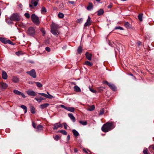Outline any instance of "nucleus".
Here are the masks:
<instances>
[{
    "mask_svg": "<svg viewBox=\"0 0 154 154\" xmlns=\"http://www.w3.org/2000/svg\"><path fill=\"white\" fill-rule=\"evenodd\" d=\"M115 127L113 122H107L103 125L101 130L104 132H107L113 129Z\"/></svg>",
    "mask_w": 154,
    "mask_h": 154,
    "instance_id": "obj_1",
    "label": "nucleus"
},
{
    "mask_svg": "<svg viewBox=\"0 0 154 154\" xmlns=\"http://www.w3.org/2000/svg\"><path fill=\"white\" fill-rule=\"evenodd\" d=\"M31 19L33 22L36 25H38L40 23L38 17L35 14H32L31 16Z\"/></svg>",
    "mask_w": 154,
    "mask_h": 154,
    "instance_id": "obj_2",
    "label": "nucleus"
},
{
    "mask_svg": "<svg viewBox=\"0 0 154 154\" xmlns=\"http://www.w3.org/2000/svg\"><path fill=\"white\" fill-rule=\"evenodd\" d=\"M10 20L11 21H19L20 18L17 14L13 13L10 17Z\"/></svg>",
    "mask_w": 154,
    "mask_h": 154,
    "instance_id": "obj_3",
    "label": "nucleus"
},
{
    "mask_svg": "<svg viewBox=\"0 0 154 154\" xmlns=\"http://www.w3.org/2000/svg\"><path fill=\"white\" fill-rule=\"evenodd\" d=\"M103 83L104 84L108 85L113 91H116V88L114 85L109 83L106 81L103 82Z\"/></svg>",
    "mask_w": 154,
    "mask_h": 154,
    "instance_id": "obj_4",
    "label": "nucleus"
},
{
    "mask_svg": "<svg viewBox=\"0 0 154 154\" xmlns=\"http://www.w3.org/2000/svg\"><path fill=\"white\" fill-rule=\"evenodd\" d=\"M35 30L33 27H29L27 31V33L30 35L33 36L35 33Z\"/></svg>",
    "mask_w": 154,
    "mask_h": 154,
    "instance_id": "obj_5",
    "label": "nucleus"
},
{
    "mask_svg": "<svg viewBox=\"0 0 154 154\" xmlns=\"http://www.w3.org/2000/svg\"><path fill=\"white\" fill-rule=\"evenodd\" d=\"M26 73L34 78L36 77V73L34 69H32L29 71H27Z\"/></svg>",
    "mask_w": 154,
    "mask_h": 154,
    "instance_id": "obj_6",
    "label": "nucleus"
},
{
    "mask_svg": "<svg viewBox=\"0 0 154 154\" xmlns=\"http://www.w3.org/2000/svg\"><path fill=\"white\" fill-rule=\"evenodd\" d=\"M60 106L61 107L71 112H73L75 111V109L73 107H66L63 105H60Z\"/></svg>",
    "mask_w": 154,
    "mask_h": 154,
    "instance_id": "obj_7",
    "label": "nucleus"
},
{
    "mask_svg": "<svg viewBox=\"0 0 154 154\" xmlns=\"http://www.w3.org/2000/svg\"><path fill=\"white\" fill-rule=\"evenodd\" d=\"M26 92L29 96H35L36 95L37 93L33 91L28 90L26 91Z\"/></svg>",
    "mask_w": 154,
    "mask_h": 154,
    "instance_id": "obj_8",
    "label": "nucleus"
},
{
    "mask_svg": "<svg viewBox=\"0 0 154 154\" xmlns=\"http://www.w3.org/2000/svg\"><path fill=\"white\" fill-rule=\"evenodd\" d=\"M8 85L6 83L1 82L0 83V87L2 89H5L7 88Z\"/></svg>",
    "mask_w": 154,
    "mask_h": 154,
    "instance_id": "obj_9",
    "label": "nucleus"
},
{
    "mask_svg": "<svg viewBox=\"0 0 154 154\" xmlns=\"http://www.w3.org/2000/svg\"><path fill=\"white\" fill-rule=\"evenodd\" d=\"M91 18L89 16H88V19L86 22L84 24V26H89L91 25Z\"/></svg>",
    "mask_w": 154,
    "mask_h": 154,
    "instance_id": "obj_10",
    "label": "nucleus"
},
{
    "mask_svg": "<svg viewBox=\"0 0 154 154\" xmlns=\"http://www.w3.org/2000/svg\"><path fill=\"white\" fill-rule=\"evenodd\" d=\"M51 32L54 35L57 36L59 34V32L57 29H51Z\"/></svg>",
    "mask_w": 154,
    "mask_h": 154,
    "instance_id": "obj_11",
    "label": "nucleus"
},
{
    "mask_svg": "<svg viewBox=\"0 0 154 154\" xmlns=\"http://www.w3.org/2000/svg\"><path fill=\"white\" fill-rule=\"evenodd\" d=\"M2 78L5 80L7 79L8 75L6 72L4 70L2 71Z\"/></svg>",
    "mask_w": 154,
    "mask_h": 154,
    "instance_id": "obj_12",
    "label": "nucleus"
},
{
    "mask_svg": "<svg viewBox=\"0 0 154 154\" xmlns=\"http://www.w3.org/2000/svg\"><path fill=\"white\" fill-rule=\"evenodd\" d=\"M93 7L94 5L91 2H90L86 8L88 11H91L93 9Z\"/></svg>",
    "mask_w": 154,
    "mask_h": 154,
    "instance_id": "obj_13",
    "label": "nucleus"
},
{
    "mask_svg": "<svg viewBox=\"0 0 154 154\" xmlns=\"http://www.w3.org/2000/svg\"><path fill=\"white\" fill-rule=\"evenodd\" d=\"M60 127H62V125L60 124V123H57L54 124L53 129L54 130L57 129Z\"/></svg>",
    "mask_w": 154,
    "mask_h": 154,
    "instance_id": "obj_14",
    "label": "nucleus"
},
{
    "mask_svg": "<svg viewBox=\"0 0 154 154\" xmlns=\"http://www.w3.org/2000/svg\"><path fill=\"white\" fill-rule=\"evenodd\" d=\"M51 29H57L59 28L58 25L55 23H52L51 26Z\"/></svg>",
    "mask_w": 154,
    "mask_h": 154,
    "instance_id": "obj_15",
    "label": "nucleus"
},
{
    "mask_svg": "<svg viewBox=\"0 0 154 154\" xmlns=\"http://www.w3.org/2000/svg\"><path fill=\"white\" fill-rule=\"evenodd\" d=\"M68 115L73 122H75V118L72 113H69Z\"/></svg>",
    "mask_w": 154,
    "mask_h": 154,
    "instance_id": "obj_16",
    "label": "nucleus"
},
{
    "mask_svg": "<svg viewBox=\"0 0 154 154\" xmlns=\"http://www.w3.org/2000/svg\"><path fill=\"white\" fill-rule=\"evenodd\" d=\"M49 105V104L48 103H45L42 104L40 105V107L42 109H44L46 108Z\"/></svg>",
    "mask_w": 154,
    "mask_h": 154,
    "instance_id": "obj_17",
    "label": "nucleus"
},
{
    "mask_svg": "<svg viewBox=\"0 0 154 154\" xmlns=\"http://www.w3.org/2000/svg\"><path fill=\"white\" fill-rule=\"evenodd\" d=\"M85 55L87 58L89 60H91L92 55L91 54H89L88 52L86 53Z\"/></svg>",
    "mask_w": 154,
    "mask_h": 154,
    "instance_id": "obj_18",
    "label": "nucleus"
},
{
    "mask_svg": "<svg viewBox=\"0 0 154 154\" xmlns=\"http://www.w3.org/2000/svg\"><path fill=\"white\" fill-rule=\"evenodd\" d=\"M38 1L39 0H32L31 3L35 7L37 6Z\"/></svg>",
    "mask_w": 154,
    "mask_h": 154,
    "instance_id": "obj_19",
    "label": "nucleus"
},
{
    "mask_svg": "<svg viewBox=\"0 0 154 154\" xmlns=\"http://www.w3.org/2000/svg\"><path fill=\"white\" fill-rule=\"evenodd\" d=\"M12 80L13 82L16 83L19 81V79L17 76H13L12 78Z\"/></svg>",
    "mask_w": 154,
    "mask_h": 154,
    "instance_id": "obj_20",
    "label": "nucleus"
},
{
    "mask_svg": "<svg viewBox=\"0 0 154 154\" xmlns=\"http://www.w3.org/2000/svg\"><path fill=\"white\" fill-rule=\"evenodd\" d=\"M97 14L98 16L102 15L104 13V11L102 9H100L97 11Z\"/></svg>",
    "mask_w": 154,
    "mask_h": 154,
    "instance_id": "obj_21",
    "label": "nucleus"
},
{
    "mask_svg": "<svg viewBox=\"0 0 154 154\" xmlns=\"http://www.w3.org/2000/svg\"><path fill=\"white\" fill-rule=\"evenodd\" d=\"M35 99L38 103H40L42 100H45V98L41 97H39L38 98H35Z\"/></svg>",
    "mask_w": 154,
    "mask_h": 154,
    "instance_id": "obj_22",
    "label": "nucleus"
},
{
    "mask_svg": "<svg viewBox=\"0 0 154 154\" xmlns=\"http://www.w3.org/2000/svg\"><path fill=\"white\" fill-rule=\"evenodd\" d=\"M74 90L75 91L80 92L81 91V90L80 88L77 86H75L74 87Z\"/></svg>",
    "mask_w": 154,
    "mask_h": 154,
    "instance_id": "obj_23",
    "label": "nucleus"
},
{
    "mask_svg": "<svg viewBox=\"0 0 154 154\" xmlns=\"http://www.w3.org/2000/svg\"><path fill=\"white\" fill-rule=\"evenodd\" d=\"M125 26L127 28H130L131 27V25L128 22H125Z\"/></svg>",
    "mask_w": 154,
    "mask_h": 154,
    "instance_id": "obj_24",
    "label": "nucleus"
},
{
    "mask_svg": "<svg viewBox=\"0 0 154 154\" xmlns=\"http://www.w3.org/2000/svg\"><path fill=\"white\" fill-rule=\"evenodd\" d=\"M74 136L77 137L79 135V133L75 129L72 130V131Z\"/></svg>",
    "mask_w": 154,
    "mask_h": 154,
    "instance_id": "obj_25",
    "label": "nucleus"
},
{
    "mask_svg": "<svg viewBox=\"0 0 154 154\" xmlns=\"http://www.w3.org/2000/svg\"><path fill=\"white\" fill-rule=\"evenodd\" d=\"M82 49L81 46L79 47L77 49V52L78 53L80 54L82 52Z\"/></svg>",
    "mask_w": 154,
    "mask_h": 154,
    "instance_id": "obj_26",
    "label": "nucleus"
},
{
    "mask_svg": "<svg viewBox=\"0 0 154 154\" xmlns=\"http://www.w3.org/2000/svg\"><path fill=\"white\" fill-rule=\"evenodd\" d=\"M0 41L4 44H6L7 40H6V39L2 37L0 38Z\"/></svg>",
    "mask_w": 154,
    "mask_h": 154,
    "instance_id": "obj_27",
    "label": "nucleus"
},
{
    "mask_svg": "<svg viewBox=\"0 0 154 154\" xmlns=\"http://www.w3.org/2000/svg\"><path fill=\"white\" fill-rule=\"evenodd\" d=\"M143 14H140L138 16V18L140 21H142L143 20Z\"/></svg>",
    "mask_w": 154,
    "mask_h": 154,
    "instance_id": "obj_28",
    "label": "nucleus"
},
{
    "mask_svg": "<svg viewBox=\"0 0 154 154\" xmlns=\"http://www.w3.org/2000/svg\"><path fill=\"white\" fill-rule=\"evenodd\" d=\"M20 107L24 110V113H26L27 112V107H26L23 105H22L20 106Z\"/></svg>",
    "mask_w": 154,
    "mask_h": 154,
    "instance_id": "obj_29",
    "label": "nucleus"
},
{
    "mask_svg": "<svg viewBox=\"0 0 154 154\" xmlns=\"http://www.w3.org/2000/svg\"><path fill=\"white\" fill-rule=\"evenodd\" d=\"M95 107L94 106V105H92L90 106L89 108L87 109V110L89 111H92L94 109Z\"/></svg>",
    "mask_w": 154,
    "mask_h": 154,
    "instance_id": "obj_30",
    "label": "nucleus"
},
{
    "mask_svg": "<svg viewBox=\"0 0 154 154\" xmlns=\"http://www.w3.org/2000/svg\"><path fill=\"white\" fill-rule=\"evenodd\" d=\"M30 110L32 113L34 114L35 113V110L33 106H30Z\"/></svg>",
    "mask_w": 154,
    "mask_h": 154,
    "instance_id": "obj_31",
    "label": "nucleus"
},
{
    "mask_svg": "<svg viewBox=\"0 0 154 154\" xmlns=\"http://www.w3.org/2000/svg\"><path fill=\"white\" fill-rule=\"evenodd\" d=\"M43 128V127L42 125H38L36 128L37 129V130L38 131H39L42 130V129Z\"/></svg>",
    "mask_w": 154,
    "mask_h": 154,
    "instance_id": "obj_32",
    "label": "nucleus"
},
{
    "mask_svg": "<svg viewBox=\"0 0 154 154\" xmlns=\"http://www.w3.org/2000/svg\"><path fill=\"white\" fill-rule=\"evenodd\" d=\"M13 92L16 94L20 95L21 92L16 90H14L13 91Z\"/></svg>",
    "mask_w": 154,
    "mask_h": 154,
    "instance_id": "obj_33",
    "label": "nucleus"
},
{
    "mask_svg": "<svg viewBox=\"0 0 154 154\" xmlns=\"http://www.w3.org/2000/svg\"><path fill=\"white\" fill-rule=\"evenodd\" d=\"M85 64L91 66H92L93 65L92 63L88 61H87L85 62Z\"/></svg>",
    "mask_w": 154,
    "mask_h": 154,
    "instance_id": "obj_34",
    "label": "nucleus"
},
{
    "mask_svg": "<svg viewBox=\"0 0 154 154\" xmlns=\"http://www.w3.org/2000/svg\"><path fill=\"white\" fill-rule=\"evenodd\" d=\"M58 132L65 135H66L67 134V132L64 130H60Z\"/></svg>",
    "mask_w": 154,
    "mask_h": 154,
    "instance_id": "obj_35",
    "label": "nucleus"
},
{
    "mask_svg": "<svg viewBox=\"0 0 154 154\" xmlns=\"http://www.w3.org/2000/svg\"><path fill=\"white\" fill-rule=\"evenodd\" d=\"M79 122L80 124L83 125H85L87 124V122L86 121H79Z\"/></svg>",
    "mask_w": 154,
    "mask_h": 154,
    "instance_id": "obj_36",
    "label": "nucleus"
},
{
    "mask_svg": "<svg viewBox=\"0 0 154 154\" xmlns=\"http://www.w3.org/2000/svg\"><path fill=\"white\" fill-rule=\"evenodd\" d=\"M58 16L60 18H63L64 17V14L62 13L59 12L58 14Z\"/></svg>",
    "mask_w": 154,
    "mask_h": 154,
    "instance_id": "obj_37",
    "label": "nucleus"
},
{
    "mask_svg": "<svg viewBox=\"0 0 154 154\" xmlns=\"http://www.w3.org/2000/svg\"><path fill=\"white\" fill-rule=\"evenodd\" d=\"M35 84H36V85L39 88H41L42 87V84L40 83L39 82H35Z\"/></svg>",
    "mask_w": 154,
    "mask_h": 154,
    "instance_id": "obj_38",
    "label": "nucleus"
},
{
    "mask_svg": "<svg viewBox=\"0 0 154 154\" xmlns=\"http://www.w3.org/2000/svg\"><path fill=\"white\" fill-rule=\"evenodd\" d=\"M104 110L103 109H101V110L100 111V112L99 113V115L100 116L102 115L104 113Z\"/></svg>",
    "mask_w": 154,
    "mask_h": 154,
    "instance_id": "obj_39",
    "label": "nucleus"
},
{
    "mask_svg": "<svg viewBox=\"0 0 154 154\" xmlns=\"http://www.w3.org/2000/svg\"><path fill=\"white\" fill-rule=\"evenodd\" d=\"M89 89L90 91L92 93H96L97 92V91L96 90L91 88L90 86H89Z\"/></svg>",
    "mask_w": 154,
    "mask_h": 154,
    "instance_id": "obj_40",
    "label": "nucleus"
},
{
    "mask_svg": "<svg viewBox=\"0 0 154 154\" xmlns=\"http://www.w3.org/2000/svg\"><path fill=\"white\" fill-rule=\"evenodd\" d=\"M40 31L43 33V35L44 36L45 33V31L44 28H42L40 29Z\"/></svg>",
    "mask_w": 154,
    "mask_h": 154,
    "instance_id": "obj_41",
    "label": "nucleus"
},
{
    "mask_svg": "<svg viewBox=\"0 0 154 154\" xmlns=\"http://www.w3.org/2000/svg\"><path fill=\"white\" fill-rule=\"evenodd\" d=\"M5 21L8 24H10L12 23V21L11 20H10L9 19H6Z\"/></svg>",
    "mask_w": 154,
    "mask_h": 154,
    "instance_id": "obj_42",
    "label": "nucleus"
},
{
    "mask_svg": "<svg viewBox=\"0 0 154 154\" xmlns=\"http://www.w3.org/2000/svg\"><path fill=\"white\" fill-rule=\"evenodd\" d=\"M15 54L17 56H19L22 54V53L21 51H18L16 52Z\"/></svg>",
    "mask_w": 154,
    "mask_h": 154,
    "instance_id": "obj_43",
    "label": "nucleus"
},
{
    "mask_svg": "<svg viewBox=\"0 0 154 154\" xmlns=\"http://www.w3.org/2000/svg\"><path fill=\"white\" fill-rule=\"evenodd\" d=\"M7 43H8L9 44L12 45H14V43H13L10 40H7L6 44H7Z\"/></svg>",
    "mask_w": 154,
    "mask_h": 154,
    "instance_id": "obj_44",
    "label": "nucleus"
},
{
    "mask_svg": "<svg viewBox=\"0 0 154 154\" xmlns=\"http://www.w3.org/2000/svg\"><path fill=\"white\" fill-rule=\"evenodd\" d=\"M115 29H119L122 30H124L123 28L122 27L120 26L116 27L115 28Z\"/></svg>",
    "mask_w": 154,
    "mask_h": 154,
    "instance_id": "obj_45",
    "label": "nucleus"
},
{
    "mask_svg": "<svg viewBox=\"0 0 154 154\" xmlns=\"http://www.w3.org/2000/svg\"><path fill=\"white\" fill-rule=\"evenodd\" d=\"M109 44L112 47H114V45H115L114 42H109Z\"/></svg>",
    "mask_w": 154,
    "mask_h": 154,
    "instance_id": "obj_46",
    "label": "nucleus"
},
{
    "mask_svg": "<svg viewBox=\"0 0 154 154\" xmlns=\"http://www.w3.org/2000/svg\"><path fill=\"white\" fill-rule=\"evenodd\" d=\"M83 21L82 18H79L77 20V22L79 23H81Z\"/></svg>",
    "mask_w": 154,
    "mask_h": 154,
    "instance_id": "obj_47",
    "label": "nucleus"
},
{
    "mask_svg": "<svg viewBox=\"0 0 154 154\" xmlns=\"http://www.w3.org/2000/svg\"><path fill=\"white\" fill-rule=\"evenodd\" d=\"M38 94H40L45 97L46 98V97H47V94H45L44 93H38Z\"/></svg>",
    "mask_w": 154,
    "mask_h": 154,
    "instance_id": "obj_48",
    "label": "nucleus"
},
{
    "mask_svg": "<svg viewBox=\"0 0 154 154\" xmlns=\"http://www.w3.org/2000/svg\"><path fill=\"white\" fill-rule=\"evenodd\" d=\"M60 137L58 135H56L55 137H54V139L56 140H59Z\"/></svg>",
    "mask_w": 154,
    "mask_h": 154,
    "instance_id": "obj_49",
    "label": "nucleus"
},
{
    "mask_svg": "<svg viewBox=\"0 0 154 154\" xmlns=\"http://www.w3.org/2000/svg\"><path fill=\"white\" fill-rule=\"evenodd\" d=\"M41 11L42 12H46V10L45 8L44 7H42V9L41 10Z\"/></svg>",
    "mask_w": 154,
    "mask_h": 154,
    "instance_id": "obj_50",
    "label": "nucleus"
},
{
    "mask_svg": "<svg viewBox=\"0 0 154 154\" xmlns=\"http://www.w3.org/2000/svg\"><path fill=\"white\" fill-rule=\"evenodd\" d=\"M24 16L26 17L27 18H29L30 17L29 14L27 13H26L24 14Z\"/></svg>",
    "mask_w": 154,
    "mask_h": 154,
    "instance_id": "obj_51",
    "label": "nucleus"
},
{
    "mask_svg": "<svg viewBox=\"0 0 154 154\" xmlns=\"http://www.w3.org/2000/svg\"><path fill=\"white\" fill-rule=\"evenodd\" d=\"M54 97L52 96L51 95H50V94L49 95H47V97H46V98H48V99H51L53 98H54Z\"/></svg>",
    "mask_w": 154,
    "mask_h": 154,
    "instance_id": "obj_52",
    "label": "nucleus"
},
{
    "mask_svg": "<svg viewBox=\"0 0 154 154\" xmlns=\"http://www.w3.org/2000/svg\"><path fill=\"white\" fill-rule=\"evenodd\" d=\"M45 50L48 51V52H50L51 50L50 48L49 47H46L45 48Z\"/></svg>",
    "mask_w": 154,
    "mask_h": 154,
    "instance_id": "obj_53",
    "label": "nucleus"
},
{
    "mask_svg": "<svg viewBox=\"0 0 154 154\" xmlns=\"http://www.w3.org/2000/svg\"><path fill=\"white\" fill-rule=\"evenodd\" d=\"M63 125L64 126V128L65 129H66L67 128V125L66 123H63Z\"/></svg>",
    "mask_w": 154,
    "mask_h": 154,
    "instance_id": "obj_54",
    "label": "nucleus"
},
{
    "mask_svg": "<svg viewBox=\"0 0 154 154\" xmlns=\"http://www.w3.org/2000/svg\"><path fill=\"white\" fill-rule=\"evenodd\" d=\"M20 95H21V96H22V97L23 98H25L26 97V96H25V95L23 93H22L21 92H20Z\"/></svg>",
    "mask_w": 154,
    "mask_h": 154,
    "instance_id": "obj_55",
    "label": "nucleus"
},
{
    "mask_svg": "<svg viewBox=\"0 0 154 154\" xmlns=\"http://www.w3.org/2000/svg\"><path fill=\"white\" fill-rule=\"evenodd\" d=\"M64 5L63 4V3L61 4L60 5V8H64Z\"/></svg>",
    "mask_w": 154,
    "mask_h": 154,
    "instance_id": "obj_56",
    "label": "nucleus"
},
{
    "mask_svg": "<svg viewBox=\"0 0 154 154\" xmlns=\"http://www.w3.org/2000/svg\"><path fill=\"white\" fill-rule=\"evenodd\" d=\"M68 2L69 3L71 4H74L75 3V2L74 1H69Z\"/></svg>",
    "mask_w": 154,
    "mask_h": 154,
    "instance_id": "obj_57",
    "label": "nucleus"
},
{
    "mask_svg": "<svg viewBox=\"0 0 154 154\" xmlns=\"http://www.w3.org/2000/svg\"><path fill=\"white\" fill-rule=\"evenodd\" d=\"M32 126L33 127L35 128H36V127L35 124L33 122H32Z\"/></svg>",
    "mask_w": 154,
    "mask_h": 154,
    "instance_id": "obj_58",
    "label": "nucleus"
},
{
    "mask_svg": "<svg viewBox=\"0 0 154 154\" xmlns=\"http://www.w3.org/2000/svg\"><path fill=\"white\" fill-rule=\"evenodd\" d=\"M147 151L146 149L144 150L143 151V152L144 153V154H147Z\"/></svg>",
    "mask_w": 154,
    "mask_h": 154,
    "instance_id": "obj_59",
    "label": "nucleus"
},
{
    "mask_svg": "<svg viewBox=\"0 0 154 154\" xmlns=\"http://www.w3.org/2000/svg\"><path fill=\"white\" fill-rule=\"evenodd\" d=\"M137 45L138 46H140V45L141 44V42H140V41H138L137 42Z\"/></svg>",
    "mask_w": 154,
    "mask_h": 154,
    "instance_id": "obj_60",
    "label": "nucleus"
},
{
    "mask_svg": "<svg viewBox=\"0 0 154 154\" xmlns=\"http://www.w3.org/2000/svg\"><path fill=\"white\" fill-rule=\"evenodd\" d=\"M70 138V136L69 135H68L67 136V139L68 140H69Z\"/></svg>",
    "mask_w": 154,
    "mask_h": 154,
    "instance_id": "obj_61",
    "label": "nucleus"
},
{
    "mask_svg": "<svg viewBox=\"0 0 154 154\" xmlns=\"http://www.w3.org/2000/svg\"><path fill=\"white\" fill-rule=\"evenodd\" d=\"M77 151H78V150L77 149H74V152H76Z\"/></svg>",
    "mask_w": 154,
    "mask_h": 154,
    "instance_id": "obj_62",
    "label": "nucleus"
},
{
    "mask_svg": "<svg viewBox=\"0 0 154 154\" xmlns=\"http://www.w3.org/2000/svg\"><path fill=\"white\" fill-rule=\"evenodd\" d=\"M112 6V5H109L108 7V8H110Z\"/></svg>",
    "mask_w": 154,
    "mask_h": 154,
    "instance_id": "obj_63",
    "label": "nucleus"
},
{
    "mask_svg": "<svg viewBox=\"0 0 154 154\" xmlns=\"http://www.w3.org/2000/svg\"><path fill=\"white\" fill-rule=\"evenodd\" d=\"M29 7L30 8H32V5H29Z\"/></svg>",
    "mask_w": 154,
    "mask_h": 154,
    "instance_id": "obj_64",
    "label": "nucleus"
}]
</instances>
